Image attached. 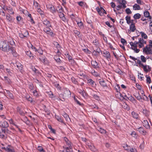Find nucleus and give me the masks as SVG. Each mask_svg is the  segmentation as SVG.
<instances>
[{"label":"nucleus","instance_id":"f257e3e1","mask_svg":"<svg viewBox=\"0 0 152 152\" xmlns=\"http://www.w3.org/2000/svg\"><path fill=\"white\" fill-rule=\"evenodd\" d=\"M10 47L8 43L5 41H1L0 42V49L4 52H8Z\"/></svg>","mask_w":152,"mask_h":152},{"label":"nucleus","instance_id":"c9c22d12","mask_svg":"<svg viewBox=\"0 0 152 152\" xmlns=\"http://www.w3.org/2000/svg\"><path fill=\"white\" fill-rule=\"evenodd\" d=\"M26 53L27 56H29L30 58L32 57L33 58L34 56H33V54H32L31 51L30 50L26 51Z\"/></svg>","mask_w":152,"mask_h":152},{"label":"nucleus","instance_id":"6e6d98bb","mask_svg":"<svg viewBox=\"0 0 152 152\" xmlns=\"http://www.w3.org/2000/svg\"><path fill=\"white\" fill-rule=\"evenodd\" d=\"M37 51L40 55H42L43 54V51L40 48H39L38 49H37Z\"/></svg>","mask_w":152,"mask_h":152},{"label":"nucleus","instance_id":"c756f323","mask_svg":"<svg viewBox=\"0 0 152 152\" xmlns=\"http://www.w3.org/2000/svg\"><path fill=\"white\" fill-rule=\"evenodd\" d=\"M7 93L8 94V96H9L11 99H13L14 98V96L9 91L6 90Z\"/></svg>","mask_w":152,"mask_h":152},{"label":"nucleus","instance_id":"473e14b6","mask_svg":"<svg viewBox=\"0 0 152 152\" xmlns=\"http://www.w3.org/2000/svg\"><path fill=\"white\" fill-rule=\"evenodd\" d=\"M59 16L63 21H66V18L64 14L61 13V14L59 15Z\"/></svg>","mask_w":152,"mask_h":152},{"label":"nucleus","instance_id":"bb28decb","mask_svg":"<svg viewBox=\"0 0 152 152\" xmlns=\"http://www.w3.org/2000/svg\"><path fill=\"white\" fill-rule=\"evenodd\" d=\"M1 9L3 10L4 11H6L8 9L9 7L5 5L4 4H1Z\"/></svg>","mask_w":152,"mask_h":152},{"label":"nucleus","instance_id":"a211bd4d","mask_svg":"<svg viewBox=\"0 0 152 152\" xmlns=\"http://www.w3.org/2000/svg\"><path fill=\"white\" fill-rule=\"evenodd\" d=\"M9 146V145H8V146L6 148L4 147L3 148H2L8 152H15L13 149H11L8 148V147Z\"/></svg>","mask_w":152,"mask_h":152},{"label":"nucleus","instance_id":"4d7b16f0","mask_svg":"<svg viewBox=\"0 0 152 152\" xmlns=\"http://www.w3.org/2000/svg\"><path fill=\"white\" fill-rule=\"evenodd\" d=\"M74 99L77 104L80 106H81L82 105V104L80 103V102L77 99V98L75 96L74 97Z\"/></svg>","mask_w":152,"mask_h":152},{"label":"nucleus","instance_id":"2f4dec72","mask_svg":"<svg viewBox=\"0 0 152 152\" xmlns=\"http://www.w3.org/2000/svg\"><path fill=\"white\" fill-rule=\"evenodd\" d=\"M4 80L6 83L8 84H10L11 83V80L7 76H4Z\"/></svg>","mask_w":152,"mask_h":152},{"label":"nucleus","instance_id":"0eeeda50","mask_svg":"<svg viewBox=\"0 0 152 152\" xmlns=\"http://www.w3.org/2000/svg\"><path fill=\"white\" fill-rule=\"evenodd\" d=\"M46 6L47 8L50 10L51 12L54 13L56 12V10L55 7L52 4H48Z\"/></svg>","mask_w":152,"mask_h":152},{"label":"nucleus","instance_id":"f704fd0d","mask_svg":"<svg viewBox=\"0 0 152 152\" xmlns=\"http://www.w3.org/2000/svg\"><path fill=\"white\" fill-rule=\"evenodd\" d=\"M140 34H141L142 37L141 38H144L145 39H146L148 38V36L146 34L143 32H140Z\"/></svg>","mask_w":152,"mask_h":152},{"label":"nucleus","instance_id":"774afa93","mask_svg":"<svg viewBox=\"0 0 152 152\" xmlns=\"http://www.w3.org/2000/svg\"><path fill=\"white\" fill-rule=\"evenodd\" d=\"M37 11L41 15H43V12L41 10V9L40 8H38L37 10Z\"/></svg>","mask_w":152,"mask_h":152},{"label":"nucleus","instance_id":"a19ab883","mask_svg":"<svg viewBox=\"0 0 152 152\" xmlns=\"http://www.w3.org/2000/svg\"><path fill=\"white\" fill-rule=\"evenodd\" d=\"M127 100L128 99L130 101L133 102L134 101H136V100L135 99L134 97H132V96L130 95L129 94V97L127 98Z\"/></svg>","mask_w":152,"mask_h":152},{"label":"nucleus","instance_id":"6e6552de","mask_svg":"<svg viewBox=\"0 0 152 152\" xmlns=\"http://www.w3.org/2000/svg\"><path fill=\"white\" fill-rule=\"evenodd\" d=\"M103 56L107 59H110L111 56L110 52L107 51L103 52Z\"/></svg>","mask_w":152,"mask_h":152},{"label":"nucleus","instance_id":"ea45409f","mask_svg":"<svg viewBox=\"0 0 152 152\" xmlns=\"http://www.w3.org/2000/svg\"><path fill=\"white\" fill-rule=\"evenodd\" d=\"M120 96L121 97H122L123 99H124L127 100V98H128V97L124 93L123 94H121L120 93Z\"/></svg>","mask_w":152,"mask_h":152},{"label":"nucleus","instance_id":"0e129e2a","mask_svg":"<svg viewBox=\"0 0 152 152\" xmlns=\"http://www.w3.org/2000/svg\"><path fill=\"white\" fill-rule=\"evenodd\" d=\"M93 43L96 46H98L99 45V43L97 39H95L93 41Z\"/></svg>","mask_w":152,"mask_h":152},{"label":"nucleus","instance_id":"9b49d317","mask_svg":"<svg viewBox=\"0 0 152 152\" xmlns=\"http://www.w3.org/2000/svg\"><path fill=\"white\" fill-rule=\"evenodd\" d=\"M99 82L101 86L103 87H105L107 86L106 83H105V82L103 79H99Z\"/></svg>","mask_w":152,"mask_h":152},{"label":"nucleus","instance_id":"6ab92c4d","mask_svg":"<svg viewBox=\"0 0 152 152\" xmlns=\"http://www.w3.org/2000/svg\"><path fill=\"white\" fill-rule=\"evenodd\" d=\"M17 110L18 112L20 115H24L25 113L24 112L21 110V109L18 107L17 108Z\"/></svg>","mask_w":152,"mask_h":152},{"label":"nucleus","instance_id":"13d9d810","mask_svg":"<svg viewBox=\"0 0 152 152\" xmlns=\"http://www.w3.org/2000/svg\"><path fill=\"white\" fill-rule=\"evenodd\" d=\"M0 15L3 16H5L6 15L5 12L1 9H0Z\"/></svg>","mask_w":152,"mask_h":152},{"label":"nucleus","instance_id":"680f3d73","mask_svg":"<svg viewBox=\"0 0 152 152\" xmlns=\"http://www.w3.org/2000/svg\"><path fill=\"white\" fill-rule=\"evenodd\" d=\"M127 14H129L132 13V12L129 8H126L125 10Z\"/></svg>","mask_w":152,"mask_h":152},{"label":"nucleus","instance_id":"338daca9","mask_svg":"<svg viewBox=\"0 0 152 152\" xmlns=\"http://www.w3.org/2000/svg\"><path fill=\"white\" fill-rule=\"evenodd\" d=\"M77 24L78 26L80 28H81L83 26V23L81 21L80 22H77Z\"/></svg>","mask_w":152,"mask_h":152},{"label":"nucleus","instance_id":"09e8293b","mask_svg":"<svg viewBox=\"0 0 152 152\" xmlns=\"http://www.w3.org/2000/svg\"><path fill=\"white\" fill-rule=\"evenodd\" d=\"M144 16L145 17L148 18L149 16H150V14L149 12L147 11H145L144 12Z\"/></svg>","mask_w":152,"mask_h":152},{"label":"nucleus","instance_id":"e2e57ef3","mask_svg":"<svg viewBox=\"0 0 152 152\" xmlns=\"http://www.w3.org/2000/svg\"><path fill=\"white\" fill-rule=\"evenodd\" d=\"M143 113L146 116L148 115V111L146 109L143 110Z\"/></svg>","mask_w":152,"mask_h":152},{"label":"nucleus","instance_id":"052dcab7","mask_svg":"<svg viewBox=\"0 0 152 152\" xmlns=\"http://www.w3.org/2000/svg\"><path fill=\"white\" fill-rule=\"evenodd\" d=\"M28 87L31 90H32L34 89V87L33 84L31 83H30L28 84Z\"/></svg>","mask_w":152,"mask_h":152},{"label":"nucleus","instance_id":"7ed1b4c3","mask_svg":"<svg viewBox=\"0 0 152 152\" xmlns=\"http://www.w3.org/2000/svg\"><path fill=\"white\" fill-rule=\"evenodd\" d=\"M28 35V33L27 31L25 29H23L21 33H19V37L21 38L26 37Z\"/></svg>","mask_w":152,"mask_h":152},{"label":"nucleus","instance_id":"864d4df0","mask_svg":"<svg viewBox=\"0 0 152 152\" xmlns=\"http://www.w3.org/2000/svg\"><path fill=\"white\" fill-rule=\"evenodd\" d=\"M56 118L59 121L62 122H63V120L61 118L59 117L58 116L56 115Z\"/></svg>","mask_w":152,"mask_h":152},{"label":"nucleus","instance_id":"4be33fe9","mask_svg":"<svg viewBox=\"0 0 152 152\" xmlns=\"http://www.w3.org/2000/svg\"><path fill=\"white\" fill-rule=\"evenodd\" d=\"M142 123L143 124V126L147 128L150 127V125L149 124L148 121L147 120L143 121Z\"/></svg>","mask_w":152,"mask_h":152},{"label":"nucleus","instance_id":"a878e982","mask_svg":"<svg viewBox=\"0 0 152 152\" xmlns=\"http://www.w3.org/2000/svg\"><path fill=\"white\" fill-rule=\"evenodd\" d=\"M91 73V74L94 76L97 77L99 76V74L97 72H96L94 69L92 70Z\"/></svg>","mask_w":152,"mask_h":152},{"label":"nucleus","instance_id":"b1692460","mask_svg":"<svg viewBox=\"0 0 152 152\" xmlns=\"http://www.w3.org/2000/svg\"><path fill=\"white\" fill-rule=\"evenodd\" d=\"M130 29L132 31L134 32L136 29L135 24H131L130 26Z\"/></svg>","mask_w":152,"mask_h":152},{"label":"nucleus","instance_id":"72a5a7b5","mask_svg":"<svg viewBox=\"0 0 152 152\" xmlns=\"http://www.w3.org/2000/svg\"><path fill=\"white\" fill-rule=\"evenodd\" d=\"M127 23L129 24L131 23V17L130 16H127L125 17Z\"/></svg>","mask_w":152,"mask_h":152},{"label":"nucleus","instance_id":"58836bf2","mask_svg":"<svg viewBox=\"0 0 152 152\" xmlns=\"http://www.w3.org/2000/svg\"><path fill=\"white\" fill-rule=\"evenodd\" d=\"M150 47H148L146 46L143 48V52L146 54H148V52Z\"/></svg>","mask_w":152,"mask_h":152},{"label":"nucleus","instance_id":"49530a36","mask_svg":"<svg viewBox=\"0 0 152 152\" xmlns=\"http://www.w3.org/2000/svg\"><path fill=\"white\" fill-rule=\"evenodd\" d=\"M37 150L40 151V152H45L44 150L43 149L42 146H39L37 147Z\"/></svg>","mask_w":152,"mask_h":152},{"label":"nucleus","instance_id":"9d476101","mask_svg":"<svg viewBox=\"0 0 152 152\" xmlns=\"http://www.w3.org/2000/svg\"><path fill=\"white\" fill-rule=\"evenodd\" d=\"M6 134V130L1 129V131H0V137L2 139H4Z\"/></svg>","mask_w":152,"mask_h":152},{"label":"nucleus","instance_id":"8fccbe9b","mask_svg":"<svg viewBox=\"0 0 152 152\" xmlns=\"http://www.w3.org/2000/svg\"><path fill=\"white\" fill-rule=\"evenodd\" d=\"M123 147L126 150H128L129 148V146H128L127 144H124L123 145Z\"/></svg>","mask_w":152,"mask_h":152},{"label":"nucleus","instance_id":"412c9836","mask_svg":"<svg viewBox=\"0 0 152 152\" xmlns=\"http://www.w3.org/2000/svg\"><path fill=\"white\" fill-rule=\"evenodd\" d=\"M64 148L66 152H73L72 147H64Z\"/></svg>","mask_w":152,"mask_h":152},{"label":"nucleus","instance_id":"2eb2a0df","mask_svg":"<svg viewBox=\"0 0 152 152\" xmlns=\"http://www.w3.org/2000/svg\"><path fill=\"white\" fill-rule=\"evenodd\" d=\"M132 115L133 117L136 119H138L139 115L138 114L134 112V111H132Z\"/></svg>","mask_w":152,"mask_h":152},{"label":"nucleus","instance_id":"a18cd8bd","mask_svg":"<svg viewBox=\"0 0 152 152\" xmlns=\"http://www.w3.org/2000/svg\"><path fill=\"white\" fill-rule=\"evenodd\" d=\"M141 67H142L143 69V70L145 72H149V70L148 69L147 67V65H144L143 66H142Z\"/></svg>","mask_w":152,"mask_h":152},{"label":"nucleus","instance_id":"cd10ccee","mask_svg":"<svg viewBox=\"0 0 152 152\" xmlns=\"http://www.w3.org/2000/svg\"><path fill=\"white\" fill-rule=\"evenodd\" d=\"M137 131L140 133L142 134L145 132V131L143 129V128L142 127H140L138 128L137 129Z\"/></svg>","mask_w":152,"mask_h":152},{"label":"nucleus","instance_id":"603ef678","mask_svg":"<svg viewBox=\"0 0 152 152\" xmlns=\"http://www.w3.org/2000/svg\"><path fill=\"white\" fill-rule=\"evenodd\" d=\"M44 31L47 33H48L51 31V29L49 27H46L44 29Z\"/></svg>","mask_w":152,"mask_h":152},{"label":"nucleus","instance_id":"f8f14e48","mask_svg":"<svg viewBox=\"0 0 152 152\" xmlns=\"http://www.w3.org/2000/svg\"><path fill=\"white\" fill-rule=\"evenodd\" d=\"M144 40L142 38H140L139 39V47L140 48L144 46L143 42Z\"/></svg>","mask_w":152,"mask_h":152},{"label":"nucleus","instance_id":"c03bdc74","mask_svg":"<svg viewBox=\"0 0 152 152\" xmlns=\"http://www.w3.org/2000/svg\"><path fill=\"white\" fill-rule=\"evenodd\" d=\"M8 12L10 14H14V12L12 8L9 7L8 9Z\"/></svg>","mask_w":152,"mask_h":152},{"label":"nucleus","instance_id":"37998d69","mask_svg":"<svg viewBox=\"0 0 152 152\" xmlns=\"http://www.w3.org/2000/svg\"><path fill=\"white\" fill-rule=\"evenodd\" d=\"M33 95L35 97H37L39 96L38 92L37 90H35L33 91Z\"/></svg>","mask_w":152,"mask_h":152},{"label":"nucleus","instance_id":"3c124183","mask_svg":"<svg viewBox=\"0 0 152 152\" xmlns=\"http://www.w3.org/2000/svg\"><path fill=\"white\" fill-rule=\"evenodd\" d=\"M140 58L142 62L145 63L146 62V59L144 56L142 55L141 56H140Z\"/></svg>","mask_w":152,"mask_h":152},{"label":"nucleus","instance_id":"5701e85b","mask_svg":"<svg viewBox=\"0 0 152 152\" xmlns=\"http://www.w3.org/2000/svg\"><path fill=\"white\" fill-rule=\"evenodd\" d=\"M6 18L7 21L9 22H10L12 20L11 15L8 13H7L6 15Z\"/></svg>","mask_w":152,"mask_h":152},{"label":"nucleus","instance_id":"69168bd1","mask_svg":"<svg viewBox=\"0 0 152 152\" xmlns=\"http://www.w3.org/2000/svg\"><path fill=\"white\" fill-rule=\"evenodd\" d=\"M54 85V86L56 87L57 88H58L59 89H61V87L59 85V84L58 83H55Z\"/></svg>","mask_w":152,"mask_h":152},{"label":"nucleus","instance_id":"39448f33","mask_svg":"<svg viewBox=\"0 0 152 152\" xmlns=\"http://www.w3.org/2000/svg\"><path fill=\"white\" fill-rule=\"evenodd\" d=\"M8 52H10L12 53L14 56L17 57L18 54L16 52L15 48L12 47H10L8 50Z\"/></svg>","mask_w":152,"mask_h":152},{"label":"nucleus","instance_id":"aec40b11","mask_svg":"<svg viewBox=\"0 0 152 152\" xmlns=\"http://www.w3.org/2000/svg\"><path fill=\"white\" fill-rule=\"evenodd\" d=\"M64 94L66 96L68 97L71 96V93L69 89H66L64 91Z\"/></svg>","mask_w":152,"mask_h":152},{"label":"nucleus","instance_id":"393cba45","mask_svg":"<svg viewBox=\"0 0 152 152\" xmlns=\"http://www.w3.org/2000/svg\"><path fill=\"white\" fill-rule=\"evenodd\" d=\"M43 23L46 26H51V25L50 24V21L46 19L44 20Z\"/></svg>","mask_w":152,"mask_h":152},{"label":"nucleus","instance_id":"7c9ffc66","mask_svg":"<svg viewBox=\"0 0 152 152\" xmlns=\"http://www.w3.org/2000/svg\"><path fill=\"white\" fill-rule=\"evenodd\" d=\"M134 9L135 10H140V6L137 4H135L133 6Z\"/></svg>","mask_w":152,"mask_h":152},{"label":"nucleus","instance_id":"e433bc0d","mask_svg":"<svg viewBox=\"0 0 152 152\" xmlns=\"http://www.w3.org/2000/svg\"><path fill=\"white\" fill-rule=\"evenodd\" d=\"M74 32L75 35L77 36L78 37H81L80 33V31L77 30H74Z\"/></svg>","mask_w":152,"mask_h":152},{"label":"nucleus","instance_id":"bf43d9fd","mask_svg":"<svg viewBox=\"0 0 152 152\" xmlns=\"http://www.w3.org/2000/svg\"><path fill=\"white\" fill-rule=\"evenodd\" d=\"M71 80L72 82L74 84H78V82L76 79L74 77H72L71 78Z\"/></svg>","mask_w":152,"mask_h":152},{"label":"nucleus","instance_id":"f03ea898","mask_svg":"<svg viewBox=\"0 0 152 152\" xmlns=\"http://www.w3.org/2000/svg\"><path fill=\"white\" fill-rule=\"evenodd\" d=\"M87 83L88 86L94 88H96L97 86L95 82L91 78L87 79Z\"/></svg>","mask_w":152,"mask_h":152},{"label":"nucleus","instance_id":"4468645a","mask_svg":"<svg viewBox=\"0 0 152 152\" xmlns=\"http://www.w3.org/2000/svg\"><path fill=\"white\" fill-rule=\"evenodd\" d=\"M64 140L66 142V144L68 147H72V143L71 142L69 141L68 139L66 137H64Z\"/></svg>","mask_w":152,"mask_h":152},{"label":"nucleus","instance_id":"de8ad7c7","mask_svg":"<svg viewBox=\"0 0 152 152\" xmlns=\"http://www.w3.org/2000/svg\"><path fill=\"white\" fill-rule=\"evenodd\" d=\"M26 99L29 101H30L31 102H32V99L31 97H30V96L29 95H27L26 96Z\"/></svg>","mask_w":152,"mask_h":152},{"label":"nucleus","instance_id":"423d86ee","mask_svg":"<svg viewBox=\"0 0 152 152\" xmlns=\"http://www.w3.org/2000/svg\"><path fill=\"white\" fill-rule=\"evenodd\" d=\"M8 123L6 121L0 122V126L3 128H7L9 127Z\"/></svg>","mask_w":152,"mask_h":152},{"label":"nucleus","instance_id":"c85d7f7f","mask_svg":"<svg viewBox=\"0 0 152 152\" xmlns=\"http://www.w3.org/2000/svg\"><path fill=\"white\" fill-rule=\"evenodd\" d=\"M54 58L55 60L58 63H60L61 61V60L59 58V55H56L54 56Z\"/></svg>","mask_w":152,"mask_h":152},{"label":"nucleus","instance_id":"4c0bfd02","mask_svg":"<svg viewBox=\"0 0 152 152\" xmlns=\"http://www.w3.org/2000/svg\"><path fill=\"white\" fill-rule=\"evenodd\" d=\"M141 15L139 13L135 14L133 16V18L135 19H137L140 18Z\"/></svg>","mask_w":152,"mask_h":152},{"label":"nucleus","instance_id":"f3484780","mask_svg":"<svg viewBox=\"0 0 152 152\" xmlns=\"http://www.w3.org/2000/svg\"><path fill=\"white\" fill-rule=\"evenodd\" d=\"M88 146L89 149L92 151L95 152L96 149L95 146L92 144H89L88 145Z\"/></svg>","mask_w":152,"mask_h":152},{"label":"nucleus","instance_id":"dca6fc26","mask_svg":"<svg viewBox=\"0 0 152 152\" xmlns=\"http://www.w3.org/2000/svg\"><path fill=\"white\" fill-rule=\"evenodd\" d=\"M16 66L18 70L20 71H22L23 69V66L19 63H16Z\"/></svg>","mask_w":152,"mask_h":152},{"label":"nucleus","instance_id":"5fc2aeb1","mask_svg":"<svg viewBox=\"0 0 152 152\" xmlns=\"http://www.w3.org/2000/svg\"><path fill=\"white\" fill-rule=\"evenodd\" d=\"M146 81L147 83H151V80L150 77H148L147 75L146 76Z\"/></svg>","mask_w":152,"mask_h":152},{"label":"nucleus","instance_id":"1a4fd4ad","mask_svg":"<svg viewBox=\"0 0 152 152\" xmlns=\"http://www.w3.org/2000/svg\"><path fill=\"white\" fill-rule=\"evenodd\" d=\"M129 58L135 61L136 60H137V63L138 64L139 67H141L142 66H143V64L141 63V61L140 60H137V58L131 56H129Z\"/></svg>","mask_w":152,"mask_h":152},{"label":"nucleus","instance_id":"20e7f679","mask_svg":"<svg viewBox=\"0 0 152 152\" xmlns=\"http://www.w3.org/2000/svg\"><path fill=\"white\" fill-rule=\"evenodd\" d=\"M91 64L94 68L96 69H98L99 68L98 64L96 61H91Z\"/></svg>","mask_w":152,"mask_h":152},{"label":"nucleus","instance_id":"79ce46f5","mask_svg":"<svg viewBox=\"0 0 152 152\" xmlns=\"http://www.w3.org/2000/svg\"><path fill=\"white\" fill-rule=\"evenodd\" d=\"M98 130L102 134H105L106 133V131L104 129H102L101 128H99Z\"/></svg>","mask_w":152,"mask_h":152},{"label":"nucleus","instance_id":"ddd939ff","mask_svg":"<svg viewBox=\"0 0 152 152\" xmlns=\"http://www.w3.org/2000/svg\"><path fill=\"white\" fill-rule=\"evenodd\" d=\"M56 10V11L58 12L61 13H62L63 11V9L62 7L60 5L57 7Z\"/></svg>","mask_w":152,"mask_h":152}]
</instances>
